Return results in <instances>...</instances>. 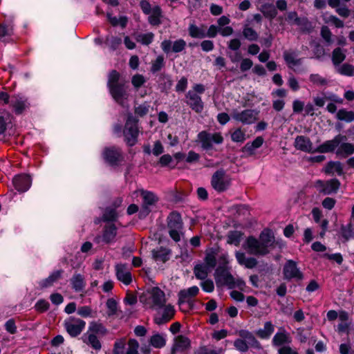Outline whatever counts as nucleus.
Here are the masks:
<instances>
[{"label": "nucleus", "instance_id": "nucleus-1", "mask_svg": "<svg viewBox=\"0 0 354 354\" xmlns=\"http://www.w3.org/2000/svg\"><path fill=\"white\" fill-rule=\"evenodd\" d=\"M342 138L339 136H335L332 140H326L315 148L309 138L304 136H297L295 138L294 146L297 149L306 153H330L335 151Z\"/></svg>", "mask_w": 354, "mask_h": 354}, {"label": "nucleus", "instance_id": "nucleus-2", "mask_svg": "<svg viewBox=\"0 0 354 354\" xmlns=\"http://www.w3.org/2000/svg\"><path fill=\"white\" fill-rule=\"evenodd\" d=\"M214 279L217 286H227L230 289L237 288L241 290L245 287V283L242 279L234 277L229 270L223 266L216 269Z\"/></svg>", "mask_w": 354, "mask_h": 354}, {"label": "nucleus", "instance_id": "nucleus-3", "mask_svg": "<svg viewBox=\"0 0 354 354\" xmlns=\"http://www.w3.org/2000/svg\"><path fill=\"white\" fill-rule=\"evenodd\" d=\"M236 334L239 337L234 342V348L240 352H246L249 348L261 349V344L256 339L254 335L248 330L241 329L237 330Z\"/></svg>", "mask_w": 354, "mask_h": 354}, {"label": "nucleus", "instance_id": "nucleus-4", "mask_svg": "<svg viewBox=\"0 0 354 354\" xmlns=\"http://www.w3.org/2000/svg\"><path fill=\"white\" fill-rule=\"evenodd\" d=\"M141 301L147 308L158 310L166 303L165 294L159 288L154 287L141 298Z\"/></svg>", "mask_w": 354, "mask_h": 354}, {"label": "nucleus", "instance_id": "nucleus-5", "mask_svg": "<svg viewBox=\"0 0 354 354\" xmlns=\"http://www.w3.org/2000/svg\"><path fill=\"white\" fill-rule=\"evenodd\" d=\"M167 227L170 237L176 242L180 240L183 224L180 214L171 212L167 217Z\"/></svg>", "mask_w": 354, "mask_h": 354}, {"label": "nucleus", "instance_id": "nucleus-6", "mask_svg": "<svg viewBox=\"0 0 354 354\" xmlns=\"http://www.w3.org/2000/svg\"><path fill=\"white\" fill-rule=\"evenodd\" d=\"M138 132V120L132 115H129L124 127V136L129 146L136 143Z\"/></svg>", "mask_w": 354, "mask_h": 354}, {"label": "nucleus", "instance_id": "nucleus-7", "mask_svg": "<svg viewBox=\"0 0 354 354\" xmlns=\"http://www.w3.org/2000/svg\"><path fill=\"white\" fill-rule=\"evenodd\" d=\"M198 140L201 143V147L206 151L212 148V143L221 144L223 138L221 133H207L203 131L198 134Z\"/></svg>", "mask_w": 354, "mask_h": 354}, {"label": "nucleus", "instance_id": "nucleus-8", "mask_svg": "<svg viewBox=\"0 0 354 354\" xmlns=\"http://www.w3.org/2000/svg\"><path fill=\"white\" fill-rule=\"evenodd\" d=\"M86 326V322L77 317H70L64 322V326L66 332L71 337H77L83 331Z\"/></svg>", "mask_w": 354, "mask_h": 354}, {"label": "nucleus", "instance_id": "nucleus-9", "mask_svg": "<svg viewBox=\"0 0 354 354\" xmlns=\"http://www.w3.org/2000/svg\"><path fill=\"white\" fill-rule=\"evenodd\" d=\"M259 113V111L254 109H245L242 111L234 110L232 117L244 124H251L257 120Z\"/></svg>", "mask_w": 354, "mask_h": 354}, {"label": "nucleus", "instance_id": "nucleus-10", "mask_svg": "<svg viewBox=\"0 0 354 354\" xmlns=\"http://www.w3.org/2000/svg\"><path fill=\"white\" fill-rule=\"evenodd\" d=\"M230 178L225 174L224 171H216L211 180L212 187L218 192L225 191L230 185Z\"/></svg>", "mask_w": 354, "mask_h": 354}, {"label": "nucleus", "instance_id": "nucleus-11", "mask_svg": "<svg viewBox=\"0 0 354 354\" xmlns=\"http://www.w3.org/2000/svg\"><path fill=\"white\" fill-rule=\"evenodd\" d=\"M158 310V311L154 317V322L158 325H162L169 322L176 313L174 306L170 304H165L161 308Z\"/></svg>", "mask_w": 354, "mask_h": 354}, {"label": "nucleus", "instance_id": "nucleus-12", "mask_svg": "<svg viewBox=\"0 0 354 354\" xmlns=\"http://www.w3.org/2000/svg\"><path fill=\"white\" fill-rule=\"evenodd\" d=\"M317 189L324 194H331L337 192L340 186V183L337 179H330L327 181L318 180L315 184Z\"/></svg>", "mask_w": 354, "mask_h": 354}, {"label": "nucleus", "instance_id": "nucleus-13", "mask_svg": "<svg viewBox=\"0 0 354 354\" xmlns=\"http://www.w3.org/2000/svg\"><path fill=\"white\" fill-rule=\"evenodd\" d=\"M115 276L118 281L128 286L132 282L130 267L126 263H117L115 266Z\"/></svg>", "mask_w": 354, "mask_h": 354}, {"label": "nucleus", "instance_id": "nucleus-14", "mask_svg": "<svg viewBox=\"0 0 354 354\" xmlns=\"http://www.w3.org/2000/svg\"><path fill=\"white\" fill-rule=\"evenodd\" d=\"M284 278L288 280L295 279L301 280L304 277L303 273L297 268L296 262L292 260H288L283 266Z\"/></svg>", "mask_w": 354, "mask_h": 354}, {"label": "nucleus", "instance_id": "nucleus-15", "mask_svg": "<svg viewBox=\"0 0 354 354\" xmlns=\"http://www.w3.org/2000/svg\"><path fill=\"white\" fill-rule=\"evenodd\" d=\"M161 48L164 53L168 54L171 52L180 53L186 46V42L183 39H179L174 42L169 39H165L160 44Z\"/></svg>", "mask_w": 354, "mask_h": 354}, {"label": "nucleus", "instance_id": "nucleus-16", "mask_svg": "<svg viewBox=\"0 0 354 354\" xmlns=\"http://www.w3.org/2000/svg\"><path fill=\"white\" fill-rule=\"evenodd\" d=\"M245 244L248 252L252 254L264 255L269 252V250H268L259 240L252 236L248 238Z\"/></svg>", "mask_w": 354, "mask_h": 354}, {"label": "nucleus", "instance_id": "nucleus-17", "mask_svg": "<svg viewBox=\"0 0 354 354\" xmlns=\"http://www.w3.org/2000/svg\"><path fill=\"white\" fill-rule=\"evenodd\" d=\"M187 104L196 113H200L203 111L204 103L199 95L194 91H188L185 95Z\"/></svg>", "mask_w": 354, "mask_h": 354}, {"label": "nucleus", "instance_id": "nucleus-18", "mask_svg": "<svg viewBox=\"0 0 354 354\" xmlns=\"http://www.w3.org/2000/svg\"><path fill=\"white\" fill-rule=\"evenodd\" d=\"M199 288L196 286H192L187 289H183L178 294V304L179 306L183 304H190L193 299L198 294Z\"/></svg>", "mask_w": 354, "mask_h": 354}, {"label": "nucleus", "instance_id": "nucleus-19", "mask_svg": "<svg viewBox=\"0 0 354 354\" xmlns=\"http://www.w3.org/2000/svg\"><path fill=\"white\" fill-rule=\"evenodd\" d=\"M109 90L114 100L120 105L124 106L125 100H127L129 97L124 85L119 84L109 88Z\"/></svg>", "mask_w": 354, "mask_h": 354}, {"label": "nucleus", "instance_id": "nucleus-20", "mask_svg": "<svg viewBox=\"0 0 354 354\" xmlns=\"http://www.w3.org/2000/svg\"><path fill=\"white\" fill-rule=\"evenodd\" d=\"M10 105L16 114H21L28 108L29 103L25 96L17 94L10 97Z\"/></svg>", "mask_w": 354, "mask_h": 354}, {"label": "nucleus", "instance_id": "nucleus-21", "mask_svg": "<svg viewBox=\"0 0 354 354\" xmlns=\"http://www.w3.org/2000/svg\"><path fill=\"white\" fill-rule=\"evenodd\" d=\"M337 136L342 137V138L335 149L336 150V155L339 157L346 158L354 153V145L346 142L347 138L345 136L339 134Z\"/></svg>", "mask_w": 354, "mask_h": 354}, {"label": "nucleus", "instance_id": "nucleus-22", "mask_svg": "<svg viewBox=\"0 0 354 354\" xmlns=\"http://www.w3.org/2000/svg\"><path fill=\"white\" fill-rule=\"evenodd\" d=\"M190 346V340L184 335H178L174 340L171 354H176L186 351Z\"/></svg>", "mask_w": 354, "mask_h": 354}, {"label": "nucleus", "instance_id": "nucleus-23", "mask_svg": "<svg viewBox=\"0 0 354 354\" xmlns=\"http://www.w3.org/2000/svg\"><path fill=\"white\" fill-rule=\"evenodd\" d=\"M12 183L18 192H25L30 187L31 179L28 175L20 174L15 176Z\"/></svg>", "mask_w": 354, "mask_h": 354}, {"label": "nucleus", "instance_id": "nucleus-24", "mask_svg": "<svg viewBox=\"0 0 354 354\" xmlns=\"http://www.w3.org/2000/svg\"><path fill=\"white\" fill-rule=\"evenodd\" d=\"M140 192L144 202L142 211L145 214H147L149 212V209L147 206L154 205L158 201V198L156 195L151 192L141 190Z\"/></svg>", "mask_w": 354, "mask_h": 354}, {"label": "nucleus", "instance_id": "nucleus-25", "mask_svg": "<svg viewBox=\"0 0 354 354\" xmlns=\"http://www.w3.org/2000/svg\"><path fill=\"white\" fill-rule=\"evenodd\" d=\"M189 35L192 38L203 39L206 37V30L204 25L198 26L194 22L189 24L188 27Z\"/></svg>", "mask_w": 354, "mask_h": 354}, {"label": "nucleus", "instance_id": "nucleus-26", "mask_svg": "<svg viewBox=\"0 0 354 354\" xmlns=\"http://www.w3.org/2000/svg\"><path fill=\"white\" fill-rule=\"evenodd\" d=\"M171 250L168 248L160 247L152 250V257L157 262L165 263L169 259Z\"/></svg>", "mask_w": 354, "mask_h": 354}, {"label": "nucleus", "instance_id": "nucleus-27", "mask_svg": "<svg viewBox=\"0 0 354 354\" xmlns=\"http://www.w3.org/2000/svg\"><path fill=\"white\" fill-rule=\"evenodd\" d=\"M235 257L239 264L247 268H253L257 264L256 259L253 257H246L243 252H236Z\"/></svg>", "mask_w": 354, "mask_h": 354}, {"label": "nucleus", "instance_id": "nucleus-28", "mask_svg": "<svg viewBox=\"0 0 354 354\" xmlns=\"http://www.w3.org/2000/svg\"><path fill=\"white\" fill-rule=\"evenodd\" d=\"M104 158L111 165H115L120 157V151L115 147L106 148L103 152Z\"/></svg>", "mask_w": 354, "mask_h": 354}, {"label": "nucleus", "instance_id": "nucleus-29", "mask_svg": "<svg viewBox=\"0 0 354 354\" xmlns=\"http://www.w3.org/2000/svg\"><path fill=\"white\" fill-rule=\"evenodd\" d=\"M291 342V337L289 334L283 329L280 328L273 337L272 344L274 346H281L284 344H288Z\"/></svg>", "mask_w": 354, "mask_h": 354}, {"label": "nucleus", "instance_id": "nucleus-30", "mask_svg": "<svg viewBox=\"0 0 354 354\" xmlns=\"http://www.w3.org/2000/svg\"><path fill=\"white\" fill-rule=\"evenodd\" d=\"M283 58L286 64L290 68H294L295 66L301 64V59L297 58V55L294 51L286 50L283 53Z\"/></svg>", "mask_w": 354, "mask_h": 354}, {"label": "nucleus", "instance_id": "nucleus-31", "mask_svg": "<svg viewBox=\"0 0 354 354\" xmlns=\"http://www.w3.org/2000/svg\"><path fill=\"white\" fill-rule=\"evenodd\" d=\"M70 281L73 289L75 292H79L84 290L86 286V282L84 277L81 274L76 273L73 274Z\"/></svg>", "mask_w": 354, "mask_h": 354}, {"label": "nucleus", "instance_id": "nucleus-32", "mask_svg": "<svg viewBox=\"0 0 354 354\" xmlns=\"http://www.w3.org/2000/svg\"><path fill=\"white\" fill-rule=\"evenodd\" d=\"M83 342L91 346L93 349L99 351L101 349L102 345L96 335H93V333L86 332L82 337Z\"/></svg>", "mask_w": 354, "mask_h": 354}, {"label": "nucleus", "instance_id": "nucleus-33", "mask_svg": "<svg viewBox=\"0 0 354 354\" xmlns=\"http://www.w3.org/2000/svg\"><path fill=\"white\" fill-rule=\"evenodd\" d=\"M324 172L328 174H337L341 176L343 174V167L340 162L330 161L324 168Z\"/></svg>", "mask_w": 354, "mask_h": 354}, {"label": "nucleus", "instance_id": "nucleus-34", "mask_svg": "<svg viewBox=\"0 0 354 354\" xmlns=\"http://www.w3.org/2000/svg\"><path fill=\"white\" fill-rule=\"evenodd\" d=\"M117 234V229L114 224H109L106 225L104 233L102 234V241L106 243H109L114 241Z\"/></svg>", "mask_w": 354, "mask_h": 354}, {"label": "nucleus", "instance_id": "nucleus-35", "mask_svg": "<svg viewBox=\"0 0 354 354\" xmlns=\"http://www.w3.org/2000/svg\"><path fill=\"white\" fill-rule=\"evenodd\" d=\"M87 332L89 333H93V335L103 336L106 334L107 330L101 323L97 322H91L89 324Z\"/></svg>", "mask_w": 354, "mask_h": 354}, {"label": "nucleus", "instance_id": "nucleus-36", "mask_svg": "<svg viewBox=\"0 0 354 354\" xmlns=\"http://www.w3.org/2000/svg\"><path fill=\"white\" fill-rule=\"evenodd\" d=\"M274 330V326L271 322H266L263 328L259 329L256 334L261 339H268Z\"/></svg>", "mask_w": 354, "mask_h": 354}, {"label": "nucleus", "instance_id": "nucleus-37", "mask_svg": "<svg viewBox=\"0 0 354 354\" xmlns=\"http://www.w3.org/2000/svg\"><path fill=\"white\" fill-rule=\"evenodd\" d=\"M62 270H57L53 272L45 279H43L39 282L41 288H48L51 286L55 281H57L62 276Z\"/></svg>", "mask_w": 354, "mask_h": 354}, {"label": "nucleus", "instance_id": "nucleus-38", "mask_svg": "<svg viewBox=\"0 0 354 354\" xmlns=\"http://www.w3.org/2000/svg\"><path fill=\"white\" fill-rule=\"evenodd\" d=\"M150 344L156 348H161L166 345V335L156 333L153 335L150 338Z\"/></svg>", "mask_w": 354, "mask_h": 354}, {"label": "nucleus", "instance_id": "nucleus-39", "mask_svg": "<svg viewBox=\"0 0 354 354\" xmlns=\"http://www.w3.org/2000/svg\"><path fill=\"white\" fill-rule=\"evenodd\" d=\"M149 15V22L150 24L157 26L161 23L160 18L162 17V12L159 6H153Z\"/></svg>", "mask_w": 354, "mask_h": 354}, {"label": "nucleus", "instance_id": "nucleus-40", "mask_svg": "<svg viewBox=\"0 0 354 354\" xmlns=\"http://www.w3.org/2000/svg\"><path fill=\"white\" fill-rule=\"evenodd\" d=\"M340 234L345 241L351 239H354V227L350 223L346 225H342L340 228Z\"/></svg>", "mask_w": 354, "mask_h": 354}, {"label": "nucleus", "instance_id": "nucleus-41", "mask_svg": "<svg viewBox=\"0 0 354 354\" xmlns=\"http://www.w3.org/2000/svg\"><path fill=\"white\" fill-rule=\"evenodd\" d=\"M259 240L268 250L274 242V237L270 230H265L261 233Z\"/></svg>", "mask_w": 354, "mask_h": 354}, {"label": "nucleus", "instance_id": "nucleus-42", "mask_svg": "<svg viewBox=\"0 0 354 354\" xmlns=\"http://www.w3.org/2000/svg\"><path fill=\"white\" fill-rule=\"evenodd\" d=\"M210 269L205 264H197L194 268V272L196 277L198 279H205Z\"/></svg>", "mask_w": 354, "mask_h": 354}, {"label": "nucleus", "instance_id": "nucleus-43", "mask_svg": "<svg viewBox=\"0 0 354 354\" xmlns=\"http://www.w3.org/2000/svg\"><path fill=\"white\" fill-rule=\"evenodd\" d=\"M243 234L239 231H231L227 236V242L229 244L238 246L242 239Z\"/></svg>", "mask_w": 354, "mask_h": 354}, {"label": "nucleus", "instance_id": "nucleus-44", "mask_svg": "<svg viewBox=\"0 0 354 354\" xmlns=\"http://www.w3.org/2000/svg\"><path fill=\"white\" fill-rule=\"evenodd\" d=\"M261 12L266 17L273 19L277 16V11L272 3H265L261 6Z\"/></svg>", "mask_w": 354, "mask_h": 354}, {"label": "nucleus", "instance_id": "nucleus-45", "mask_svg": "<svg viewBox=\"0 0 354 354\" xmlns=\"http://www.w3.org/2000/svg\"><path fill=\"white\" fill-rule=\"evenodd\" d=\"M154 35L152 32L140 33L136 35V39L143 45H149L153 40Z\"/></svg>", "mask_w": 354, "mask_h": 354}, {"label": "nucleus", "instance_id": "nucleus-46", "mask_svg": "<svg viewBox=\"0 0 354 354\" xmlns=\"http://www.w3.org/2000/svg\"><path fill=\"white\" fill-rule=\"evenodd\" d=\"M337 118L339 120L351 122L354 120V112L348 111L345 109H340L337 113Z\"/></svg>", "mask_w": 354, "mask_h": 354}, {"label": "nucleus", "instance_id": "nucleus-47", "mask_svg": "<svg viewBox=\"0 0 354 354\" xmlns=\"http://www.w3.org/2000/svg\"><path fill=\"white\" fill-rule=\"evenodd\" d=\"M345 54L341 48H335L333 52L332 60L334 64L337 65L342 62L345 59Z\"/></svg>", "mask_w": 354, "mask_h": 354}, {"label": "nucleus", "instance_id": "nucleus-48", "mask_svg": "<svg viewBox=\"0 0 354 354\" xmlns=\"http://www.w3.org/2000/svg\"><path fill=\"white\" fill-rule=\"evenodd\" d=\"M205 265L207 266V267H208L210 270L215 267L216 260V254L214 251H210L206 253L205 257Z\"/></svg>", "mask_w": 354, "mask_h": 354}, {"label": "nucleus", "instance_id": "nucleus-49", "mask_svg": "<svg viewBox=\"0 0 354 354\" xmlns=\"http://www.w3.org/2000/svg\"><path fill=\"white\" fill-rule=\"evenodd\" d=\"M309 80L314 85L317 86H324L328 83L327 80L319 74H311L309 77Z\"/></svg>", "mask_w": 354, "mask_h": 354}, {"label": "nucleus", "instance_id": "nucleus-50", "mask_svg": "<svg viewBox=\"0 0 354 354\" xmlns=\"http://www.w3.org/2000/svg\"><path fill=\"white\" fill-rule=\"evenodd\" d=\"M119 79L120 73L115 70L111 71L109 75L107 82L108 88L119 84Z\"/></svg>", "mask_w": 354, "mask_h": 354}, {"label": "nucleus", "instance_id": "nucleus-51", "mask_svg": "<svg viewBox=\"0 0 354 354\" xmlns=\"http://www.w3.org/2000/svg\"><path fill=\"white\" fill-rule=\"evenodd\" d=\"M13 33V28L11 24H1L0 25V39H4L6 37L10 36Z\"/></svg>", "mask_w": 354, "mask_h": 354}, {"label": "nucleus", "instance_id": "nucleus-52", "mask_svg": "<svg viewBox=\"0 0 354 354\" xmlns=\"http://www.w3.org/2000/svg\"><path fill=\"white\" fill-rule=\"evenodd\" d=\"M243 35L249 41H256L258 39L257 32L250 27H245L243 28Z\"/></svg>", "mask_w": 354, "mask_h": 354}, {"label": "nucleus", "instance_id": "nucleus-53", "mask_svg": "<svg viewBox=\"0 0 354 354\" xmlns=\"http://www.w3.org/2000/svg\"><path fill=\"white\" fill-rule=\"evenodd\" d=\"M337 71L344 75L354 76V66L348 64H344L339 66Z\"/></svg>", "mask_w": 354, "mask_h": 354}, {"label": "nucleus", "instance_id": "nucleus-54", "mask_svg": "<svg viewBox=\"0 0 354 354\" xmlns=\"http://www.w3.org/2000/svg\"><path fill=\"white\" fill-rule=\"evenodd\" d=\"M145 82V77L140 74L134 75L131 78V84L136 90L140 88Z\"/></svg>", "mask_w": 354, "mask_h": 354}, {"label": "nucleus", "instance_id": "nucleus-55", "mask_svg": "<svg viewBox=\"0 0 354 354\" xmlns=\"http://www.w3.org/2000/svg\"><path fill=\"white\" fill-rule=\"evenodd\" d=\"M149 104L145 102L136 107L135 113L138 116L143 117L149 113Z\"/></svg>", "mask_w": 354, "mask_h": 354}, {"label": "nucleus", "instance_id": "nucleus-56", "mask_svg": "<svg viewBox=\"0 0 354 354\" xmlns=\"http://www.w3.org/2000/svg\"><path fill=\"white\" fill-rule=\"evenodd\" d=\"M164 66V58L162 55L156 57V60L152 62L151 71L153 73L159 71Z\"/></svg>", "mask_w": 354, "mask_h": 354}, {"label": "nucleus", "instance_id": "nucleus-57", "mask_svg": "<svg viewBox=\"0 0 354 354\" xmlns=\"http://www.w3.org/2000/svg\"><path fill=\"white\" fill-rule=\"evenodd\" d=\"M232 140L236 142H243L246 138L245 132L241 129H236L231 135Z\"/></svg>", "mask_w": 354, "mask_h": 354}, {"label": "nucleus", "instance_id": "nucleus-58", "mask_svg": "<svg viewBox=\"0 0 354 354\" xmlns=\"http://www.w3.org/2000/svg\"><path fill=\"white\" fill-rule=\"evenodd\" d=\"M139 344L134 339H129L128 342V349L126 354H138Z\"/></svg>", "mask_w": 354, "mask_h": 354}, {"label": "nucleus", "instance_id": "nucleus-59", "mask_svg": "<svg viewBox=\"0 0 354 354\" xmlns=\"http://www.w3.org/2000/svg\"><path fill=\"white\" fill-rule=\"evenodd\" d=\"M106 305L108 308L109 315H113L116 313L117 310H118V304L114 299H113V298L109 299L106 301Z\"/></svg>", "mask_w": 354, "mask_h": 354}, {"label": "nucleus", "instance_id": "nucleus-60", "mask_svg": "<svg viewBox=\"0 0 354 354\" xmlns=\"http://www.w3.org/2000/svg\"><path fill=\"white\" fill-rule=\"evenodd\" d=\"M106 44L113 50L117 49L122 43V39L118 37L111 36L106 39Z\"/></svg>", "mask_w": 354, "mask_h": 354}, {"label": "nucleus", "instance_id": "nucleus-61", "mask_svg": "<svg viewBox=\"0 0 354 354\" xmlns=\"http://www.w3.org/2000/svg\"><path fill=\"white\" fill-rule=\"evenodd\" d=\"M117 212L113 208H107L106 209L103 218L104 221H115L117 218Z\"/></svg>", "mask_w": 354, "mask_h": 354}, {"label": "nucleus", "instance_id": "nucleus-62", "mask_svg": "<svg viewBox=\"0 0 354 354\" xmlns=\"http://www.w3.org/2000/svg\"><path fill=\"white\" fill-rule=\"evenodd\" d=\"M49 306L50 304L46 300L39 299L35 304V308L37 311L42 313L46 311L49 308Z\"/></svg>", "mask_w": 354, "mask_h": 354}, {"label": "nucleus", "instance_id": "nucleus-63", "mask_svg": "<svg viewBox=\"0 0 354 354\" xmlns=\"http://www.w3.org/2000/svg\"><path fill=\"white\" fill-rule=\"evenodd\" d=\"M202 289L207 292H212L214 290V285L211 279H206L201 283Z\"/></svg>", "mask_w": 354, "mask_h": 354}, {"label": "nucleus", "instance_id": "nucleus-64", "mask_svg": "<svg viewBox=\"0 0 354 354\" xmlns=\"http://www.w3.org/2000/svg\"><path fill=\"white\" fill-rule=\"evenodd\" d=\"M125 342L123 340L115 342L113 354H124Z\"/></svg>", "mask_w": 354, "mask_h": 354}]
</instances>
